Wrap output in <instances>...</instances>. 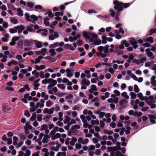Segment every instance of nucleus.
Listing matches in <instances>:
<instances>
[{"label":"nucleus","instance_id":"f257e3e1","mask_svg":"<svg viewBox=\"0 0 156 156\" xmlns=\"http://www.w3.org/2000/svg\"><path fill=\"white\" fill-rule=\"evenodd\" d=\"M113 4L115 5L114 8L115 11L118 12H121L123 10V3L119 2L117 0H115L113 2Z\"/></svg>","mask_w":156,"mask_h":156},{"label":"nucleus","instance_id":"f03ea898","mask_svg":"<svg viewBox=\"0 0 156 156\" xmlns=\"http://www.w3.org/2000/svg\"><path fill=\"white\" fill-rule=\"evenodd\" d=\"M148 118L151 122L153 124L156 123L154 120L156 119V114L149 115H148Z\"/></svg>","mask_w":156,"mask_h":156},{"label":"nucleus","instance_id":"7ed1b4c3","mask_svg":"<svg viewBox=\"0 0 156 156\" xmlns=\"http://www.w3.org/2000/svg\"><path fill=\"white\" fill-rule=\"evenodd\" d=\"M82 34L83 37L87 39L88 40L90 39L89 36L91 35L92 33L90 32H87L86 31H84L83 32Z\"/></svg>","mask_w":156,"mask_h":156},{"label":"nucleus","instance_id":"20e7f679","mask_svg":"<svg viewBox=\"0 0 156 156\" xmlns=\"http://www.w3.org/2000/svg\"><path fill=\"white\" fill-rule=\"evenodd\" d=\"M145 51L147 52V54L149 57H150L151 59H153L154 58V56L153 55L152 52L150 51V48L146 49Z\"/></svg>","mask_w":156,"mask_h":156},{"label":"nucleus","instance_id":"39448f33","mask_svg":"<svg viewBox=\"0 0 156 156\" xmlns=\"http://www.w3.org/2000/svg\"><path fill=\"white\" fill-rule=\"evenodd\" d=\"M16 27H18L17 28V31H18V33L19 34L21 33L25 29L24 26L23 25H20Z\"/></svg>","mask_w":156,"mask_h":156},{"label":"nucleus","instance_id":"423d86ee","mask_svg":"<svg viewBox=\"0 0 156 156\" xmlns=\"http://www.w3.org/2000/svg\"><path fill=\"white\" fill-rule=\"evenodd\" d=\"M90 83V82L88 80L87 81L85 78L83 79L81 81V85H86V86H89Z\"/></svg>","mask_w":156,"mask_h":156},{"label":"nucleus","instance_id":"0eeeda50","mask_svg":"<svg viewBox=\"0 0 156 156\" xmlns=\"http://www.w3.org/2000/svg\"><path fill=\"white\" fill-rule=\"evenodd\" d=\"M2 111L5 112H8L11 110V108L9 107L7 108L6 106L4 105H3L2 106Z\"/></svg>","mask_w":156,"mask_h":156},{"label":"nucleus","instance_id":"6e6552de","mask_svg":"<svg viewBox=\"0 0 156 156\" xmlns=\"http://www.w3.org/2000/svg\"><path fill=\"white\" fill-rule=\"evenodd\" d=\"M50 138V136L47 134H45L44 136V137L42 140V142L44 144L48 143V139Z\"/></svg>","mask_w":156,"mask_h":156},{"label":"nucleus","instance_id":"1a4fd4ad","mask_svg":"<svg viewBox=\"0 0 156 156\" xmlns=\"http://www.w3.org/2000/svg\"><path fill=\"white\" fill-rule=\"evenodd\" d=\"M33 25L32 24H30V26H28L27 27L26 30L29 32H33L34 31V29L33 28Z\"/></svg>","mask_w":156,"mask_h":156},{"label":"nucleus","instance_id":"9d476101","mask_svg":"<svg viewBox=\"0 0 156 156\" xmlns=\"http://www.w3.org/2000/svg\"><path fill=\"white\" fill-rule=\"evenodd\" d=\"M35 43L36 47L37 48H41L42 46V43L41 42L36 41Z\"/></svg>","mask_w":156,"mask_h":156},{"label":"nucleus","instance_id":"9b49d317","mask_svg":"<svg viewBox=\"0 0 156 156\" xmlns=\"http://www.w3.org/2000/svg\"><path fill=\"white\" fill-rule=\"evenodd\" d=\"M71 70L69 68L67 69L66 70V72L68 74L67 75V76L68 77H70L73 76V73L71 72Z\"/></svg>","mask_w":156,"mask_h":156},{"label":"nucleus","instance_id":"f8f14e48","mask_svg":"<svg viewBox=\"0 0 156 156\" xmlns=\"http://www.w3.org/2000/svg\"><path fill=\"white\" fill-rule=\"evenodd\" d=\"M18 27L16 26L13 28H10L9 29V32L12 34L15 33L17 32V28Z\"/></svg>","mask_w":156,"mask_h":156},{"label":"nucleus","instance_id":"ddd939ff","mask_svg":"<svg viewBox=\"0 0 156 156\" xmlns=\"http://www.w3.org/2000/svg\"><path fill=\"white\" fill-rule=\"evenodd\" d=\"M32 43L31 41L29 40H25L24 41V45L25 46H30Z\"/></svg>","mask_w":156,"mask_h":156},{"label":"nucleus","instance_id":"4468645a","mask_svg":"<svg viewBox=\"0 0 156 156\" xmlns=\"http://www.w3.org/2000/svg\"><path fill=\"white\" fill-rule=\"evenodd\" d=\"M24 128L30 130H31L33 128L32 126L30 125V123L28 122H26Z\"/></svg>","mask_w":156,"mask_h":156},{"label":"nucleus","instance_id":"2eb2a0df","mask_svg":"<svg viewBox=\"0 0 156 156\" xmlns=\"http://www.w3.org/2000/svg\"><path fill=\"white\" fill-rule=\"evenodd\" d=\"M25 16L26 17V20L29 22H33V21L31 20V19H30V16L29 15V14L28 13H25Z\"/></svg>","mask_w":156,"mask_h":156},{"label":"nucleus","instance_id":"dca6fc26","mask_svg":"<svg viewBox=\"0 0 156 156\" xmlns=\"http://www.w3.org/2000/svg\"><path fill=\"white\" fill-rule=\"evenodd\" d=\"M17 11L18 12L17 15L20 16H22L23 15V11L20 8H18L17 9Z\"/></svg>","mask_w":156,"mask_h":156},{"label":"nucleus","instance_id":"f3484780","mask_svg":"<svg viewBox=\"0 0 156 156\" xmlns=\"http://www.w3.org/2000/svg\"><path fill=\"white\" fill-rule=\"evenodd\" d=\"M131 40H129V42L130 43V44L132 45H134L135 44H137V42L136 41V40L133 38H131Z\"/></svg>","mask_w":156,"mask_h":156},{"label":"nucleus","instance_id":"a211bd4d","mask_svg":"<svg viewBox=\"0 0 156 156\" xmlns=\"http://www.w3.org/2000/svg\"><path fill=\"white\" fill-rule=\"evenodd\" d=\"M43 58L41 56H39L37 58H36L35 61V64L39 63L40 62L41 60Z\"/></svg>","mask_w":156,"mask_h":156},{"label":"nucleus","instance_id":"6ab92c4d","mask_svg":"<svg viewBox=\"0 0 156 156\" xmlns=\"http://www.w3.org/2000/svg\"><path fill=\"white\" fill-rule=\"evenodd\" d=\"M94 44L96 45H100L101 44V41L100 39H95L94 40Z\"/></svg>","mask_w":156,"mask_h":156},{"label":"nucleus","instance_id":"aec40b11","mask_svg":"<svg viewBox=\"0 0 156 156\" xmlns=\"http://www.w3.org/2000/svg\"><path fill=\"white\" fill-rule=\"evenodd\" d=\"M49 20V18L48 17L44 18V23L46 26H48L49 24V22L48 20Z\"/></svg>","mask_w":156,"mask_h":156},{"label":"nucleus","instance_id":"412c9836","mask_svg":"<svg viewBox=\"0 0 156 156\" xmlns=\"http://www.w3.org/2000/svg\"><path fill=\"white\" fill-rule=\"evenodd\" d=\"M121 44H124L126 47H128L129 46V43L126 42V40L122 41L121 42Z\"/></svg>","mask_w":156,"mask_h":156},{"label":"nucleus","instance_id":"4be33fe9","mask_svg":"<svg viewBox=\"0 0 156 156\" xmlns=\"http://www.w3.org/2000/svg\"><path fill=\"white\" fill-rule=\"evenodd\" d=\"M49 52L50 53V55L51 56H53L55 55L56 53L54 49H50L49 50Z\"/></svg>","mask_w":156,"mask_h":156},{"label":"nucleus","instance_id":"5701e85b","mask_svg":"<svg viewBox=\"0 0 156 156\" xmlns=\"http://www.w3.org/2000/svg\"><path fill=\"white\" fill-rule=\"evenodd\" d=\"M47 14H48V16L49 17H53L54 16V15L52 14L51 10H49L46 13H44L45 15H46Z\"/></svg>","mask_w":156,"mask_h":156},{"label":"nucleus","instance_id":"b1692460","mask_svg":"<svg viewBox=\"0 0 156 156\" xmlns=\"http://www.w3.org/2000/svg\"><path fill=\"white\" fill-rule=\"evenodd\" d=\"M109 47V45H106L104 47L103 49L104 52L105 53L107 54L108 53V48Z\"/></svg>","mask_w":156,"mask_h":156},{"label":"nucleus","instance_id":"393cba45","mask_svg":"<svg viewBox=\"0 0 156 156\" xmlns=\"http://www.w3.org/2000/svg\"><path fill=\"white\" fill-rule=\"evenodd\" d=\"M30 18H31V20L32 19L33 20H32L33 21H36L37 20H38V17L37 16L35 15H31L30 16Z\"/></svg>","mask_w":156,"mask_h":156},{"label":"nucleus","instance_id":"a878e982","mask_svg":"<svg viewBox=\"0 0 156 156\" xmlns=\"http://www.w3.org/2000/svg\"><path fill=\"white\" fill-rule=\"evenodd\" d=\"M103 133L105 134L110 135L112 134L113 132L112 131L108 130L107 129H105L103 131Z\"/></svg>","mask_w":156,"mask_h":156},{"label":"nucleus","instance_id":"bb28decb","mask_svg":"<svg viewBox=\"0 0 156 156\" xmlns=\"http://www.w3.org/2000/svg\"><path fill=\"white\" fill-rule=\"evenodd\" d=\"M134 90L136 93L139 92L140 91V89L136 84H135L134 86Z\"/></svg>","mask_w":156,"mask_h":156},{"label":"nucleus","instance_id":"cd10ccee","mask_svg":"<svg viewBox=\"0 0 156 156\" xmlns=\"http://www.w3.org/2000/svg\"><path fill=\"white\" fill-rule=\"evenodd\" d=\"M149 36H151L153 34L156 33V28L154 29H151L149 31Z\"/></svg>","mask_w":156,"mask_h":156},{"label":"nucleus","instance_id":"c85d7f7f","mask_svg":"<svg viewBox=\"0 0 156 156\" xmlns=\"http://www.w3.org/2000/svg\"><path fill=\"white\" fill-rule=\"evenodd\" d=\"M137 96L141 100L143 101L144 100V97L143 96V94L141 93L140 92L138 93L137 94Z\"/></svg>","mask_w":156,"mask_h":156},{"label":"nucleus","instance_id":"c756f323","mask_svg":"<svg viewBox=\"0 0 156 156\" xmlns=\"http://www.w3.org/2000/svg\"><path fill=\"white\" fill-rule=\"evenodd\" d=\"M80 128V126L77 124L72 126L71 127V129L72 130H73L75 129H79Z\"/></svg>","mask_w":156,"mask_h":156},{"label":"nucleus","instance_id":"7c9ffc66","mask_svg":"<svg viewBox=\"0 0 156 156\" xmlns=\"http://www.w3.org/2000/svg\"><path fill=\"white\" fill-rule=\"evenodd\" d=\"M146 41L147 42H149L150 43L152 44L154 42V40L152 37H147L146 39Z\"/></svg>","mask_w":156,"mask_h":156},{"label":"nucleus","instance_id":"2f4dec72","mask_svg":"<svg viewBox=\"0 0 156 156\" xmlns=\"http://www.w3.org/2000/svg\"><path fill=\"white\" fill-rule=\"evenodd\" d=\"M130 95L131 96L130 98L131 99H135L136 98V94L134 93L133 92H131L130 93Z\"/></svg>","mask_w":156,"mask_h":156},{"label":"nucleus","instance_id":"473e14b6","mask_svg":"<svg viewBox=\"0 0 156 156\" xmlns=\"http://www.w3.org/2000/svg\"><path fill=\"white\" fill-rule=\"evenodd\" d=\"M121 95L123 97H124L126 99H128L129 98V96L127 95V93L126 92H124L121 94Z\"/></svg>","mask_w":156,"mask_h":156},{"label":"nucleus","instance_id":"72a5a7b5","mask_svg":"<svg viewBox=\"0 0 156 156\" xmlns=\"http://www.w3.org/2000/svg\"><path fill=\"white\" fill-rule=\"evenodd\" d=\"M10 21L12 23H13L15 24H17L18 23V21L14 17H13L10 19Z\"/></svg>","mask_w":156,"mask_h":156},{"label":"nucleus","instance_id":"f704fd0d","mask_svg":"<svg viewBox=\"0 0 156 156\" xmlns=\"http://www.w3.org/2000/svg\"><path fill=\"white\" fill-rule=\"evenodd\" d=\"M127 102V101L124 99L121 100L119 101V103L120 106L123 105L124 104Z\"/></svg>","mask_w":156,"mask_h":156},{"label":"nucleus","instance_id":"c9c22d12","mask_svg":"<svg viewBox=\"0 0 156 156\" xmlns=\"http://www.w3.org/2000/svg\"><path fill=\"white\" fill-rule=\"evenodd\" d=\"M36 118V114L35 112H34L32 115L31 117L30 118V120L32 121H34Z\"/></svg>","mask_w":156,"mask_h":156},{"label":"nucleus","instance_id":"e433bc0d","mask_svg":"<svg viewBox=\"0 0 156 156\" xmlns=\"http://www.w3.org/2000/svg\"><path fill=\"white\" fill-rule=\"evenodd\" d=\"M47 49L46 48H42L41 49V55H44L45 54V52H46Z\"/></svg>","mask_w":156,"mask_h":156},{"label":"nucleus","instance_id":"4c0bfd02","mask_svg":"<svg viewBox=\"0 0 156 156\" xmlns=\"http://www.w3.org/2000/svg\"><path fill=\"white\" fill-rule=\"evenodd\" d=\"M48 128V126L45 124H44L41 126V128L40 129V130H44Z\"/></svg>","mask_w":156,"mask_h":156},{"label":"nucleus","instance_id":"58836bf2","mask_svg":"<svg viewBox=\"0 0 156 156\" xmlns=\"http://www.w3.org/2000/svg\"><path fill=\"white\" fill-rule=\"evenodd\" d=\"M42 116L43 115L42 114H39L37 115V120L38 121L40 122L42 121Z\"/></svg>","mask_w":156,"mask_h":156},{"label":"nucleus","instance_id":"ea45409f","mask_svg":"<svg viewBox=\"0 0 156 156\" xmlns=\"http://www.w3.org/2000/svg\"><path fill=\"white\" fill-rule=\"evenodd\" d=\"M57 87L62 89H64L65 88V87L63 84H57Z\"/></svg>","mask_w":156,"mask_h":156},{"label":"nucleus","instance_id":"a19ab883","mask_svg":"<svg viewBox=\"0 0 156 156\" xmlns=\"http://www.w3.org/2000/svg\"><path fill=\"white\" fill-rule=\"evenodd\" d=\"M106 36H102L101 37L102 39V42L103 44H105L107 43V39H106Z\"/></svg>","mask_w":156,"mask_h":156},{"label":"nucleus","instance_id":"79ce46f5","mask_svg":"<svg viewBox=\"0 0 156 156\" xmlns=\"http://www.w3.org/2000/svg\"><path fill=\"white\" fill-rule=\"evenodd\" d=\"M51 117V116L50 115H47L44 117L43 118V119L45 121L47 122L48 121V120L50 119V118Z\"/></svg>","mask_w":156,"mask_h":156},{"label":"nucleus","instance_id":"37998d69","mask_svg":"<svg viewBox=\"0 0 156 156\" xmlns=\"http://www.w3.org/2000/svg\"><path fill=\"white\" fill-rule=\"evenodd\" d=\"M132 62L133 63H136L137 65H139L141 63L140 61L139 60L136 59H134L132 61Z\"/></svg>","mask_w":156,"mask_h":156},{"label":"nucleus","instance_id":"c03bdc74","mask_svg":"<svg viewBox=\"0 0 156 156\" xmlns=\"http://www.w3.org/2000/svg\"><path fill=\"white\" fill-rule=\"evenodd\" d=\"M52 102L50 100L46 101V106L48 107H50L52 104Z\"/></svg>","mask_w":156,"mask_h":156},{"label":"nucleus","instance_id":"a18cd8bd","mask_svg":"<svg viewBox=\"0 0 156 156\" xmlns=\"http://www.w3.org/2000/svg\"><path fill=\"white\" fill-rule=\"evenodd\" d=\"M121 131L119 132V134L120 135H122L123 134L124 132L125 131V128L124 127H122L120 129Z\"/></svg>","mask_w":156,"mask_h":156},{"label":"nucleus","instance_id":"49530a36","mask_svg":"<svg viewBox=\"0 0 156 156\" xmlns=\"http://www.w3.org/2000/svg\"><path fill=\"white\" fill-rule=\"evenodd\" d=\"M34 6V3L31 2H28L27 3V6L30 8H33Z\"/></svg>","mask_w":156,"mask_h":156},{"label":"nucleus","instance_id":"de8ad7c7","mask_svg":"<svg viewBox=\"0 0 156 156\" xmlns=\"http://www.w3.org/2000/svg\"><path fill=\"white\" fill-rule=\"evenodd\" d=\"M109 11L111 12V15L112 17H114L115 14V12L113 9H110Z\"/></svg>","mask_w":156,"mask_h":156},{"label":"nucleus","instance_id":"09e8293b","mask_svg":"<svg viewBox=\"0 0 156 156\" xmlns=\"http://www.w3.org/2000/svg\"><path fill=\"white\" fill-rule=\"evenodd\" d=\"M24 115L28 117H30V113H29V111L27 110H25Z\"/></svg>","mask_w":156,"mask_h":156},{"label":"nucleus","instance_id":"8fccbe9b","mask_svg":"<svg viewBox=\"0 0 156 156\" xmlns=\"http://www.w3.org/2000/svg\"><path fill=\"white\" fill-rule=\"evenodd\" d=\"M3 27L5 28H7L9 26L8 23L7 22L4 21L3 23Z\"/></svg>","mask_w":156,"mask_h":156},{"label":"nucleus","instance_id":"3c124183","mask_svg":"<svg viewBox=\"0 0 156 156\" xmlns=\"http://www.w3.org/2000/svg\"><path fill=\"white\" fill-rule=\"evenodd\" d=\"M91 88L93 91H96L97 90L96 86L94 84L91 85Z\"/></svg>","mask_w":156,"mask_h":156},{"label":"nucleus","instance_id":"603ef678","mask_svg":"<svg viewBox=\"0 0 156 156\" xmlns=\"http://www.w3.org/2000/svg\"><path fill=\"white\" fill-rule=\"evenodd\" d=\"M34 89L35 90H37L38 89V87L40 86V84L38 83H34Z\"/></svg>","mask_w":156,"mask_h":156},{"label":"nucleus","instance_id":"864d4df0","mask_svg":"<svg viewBox=\"0 0 156 156\" xmlns=\"http://www.w3.org/2000/svg\"><path fill=\"white\" fill-rule=\"evenodd\" d=\"M16 43L15 40L12 38V41L9 43V44L10 46H14L16 44Z\"/></svg>","mask_w":156,"mask_h":156},{"label":"nucleus","instance_id":"5fc2aeb1","mask_svg":"<svg viewBox=\"0 0 156 156\" xmlns=\"http://www.w3.org/2000/svg\"><path fill=\"white\" fill-rule=\"evenodd\" d=\"M73 98V95L71 94H68L66 97L65 98L66 99H69L72 98Z\"/></svg>","mask_w":156,"mask_h":156},{"label":"nucleus","instance_id":"6e6d98bb","mask_svg":"<svg viewBox=\"0 0 156 156\" xmlns=\"http://www.w3.org/2000/svg\"><path fill=\"white\" fill-rule=\"evenodd\" d=\"M101 151L100 149H98L96 150L95 154L97 155H99L101 153Z\"/></svg>","mask_w":156,"mask_h":156},{"label":"nucleus","instance_id":"4d7b16f0","mask_svg":"<svg viewBox=\"0 0 156 156\" xmlns=\"http://www.w3.org/2000/svg\"><path fill=\"white\" fill-rule=\"evenodd\" d=\"M55 108L54 107L51 108L48 111V114H52L54 111Z\"/></svg>","mask_w":156,"mask_h":156},{"label":"nucleus","instance_id":"13d9d810","mask_svg":"<svg viewBox=\"0 0 156 156\" xmlns=\"http://www.w3.org/2000/svg\"><path fill=\"white\" fill-rule=\"evenodd\" d=\"M130 76L132 78L135 80H137V77L136 76V75L133 74H131Z\"/></svg>","mask_w":156,"mask_h":156},{"label":"nucleus","instance_id":"bf43d9fd","mask_svg":"<svg viewBox=\"0 0 156 156\" xmlns=\"http://www.w3.org/2000/svg\"><path fill=\"white\" fill-rule=\"evenodd\" d=\"M5 89L9 90L11 91H14V88L12 87H5Z\"/></svg>","mask_w":156,"mask_h":156},{"label":"nucleus","instance_id":"052dcab7","mask_svg":"<svg viewBox=\"0 0 156 156\" xmlns=\"http://www.w3.org/2000/svg\"><path fill=\"white\" fill-rule=\"evenodd\" d=\"M31 152L30 150H27L26 151V153L24 154V156H29L30 155Z\"/></svg>","mask_w":156,"mask_h":156},{"label":"nucleus","instance_id":"680f3d73","mask_svg":"<svg viewBox=\"0 0 156 156\" xmlns=\"http://www.w3.org/2000/svg\"><path fill=\"white\" fill-rule=\"evenodd\" d=\"M7 144L9 145L11 144L12 143V140L11 138H8L7 139Z\"/></svg>","mask_w":156,"mask_h":156},{"label":"nucleus","instance_id":"e2e57ef3","mask_svg":"<svg viewBox=\"0 0 156 156\" xmlns=\"http://www.w3.org/2000/svg\"><path fill=\"white\" fill-rule=\"evenodd\" d=\"M149 108V107L148 106H146L145 107H143L141 109V111L142 112H145L147 111Z\"/></svg>","mask_w":156,"mask_h":156},{"label":"nucleus","instance_id":"0e129e2a","mask_svg":"<svg viewBox=\"0 0 156 156\" xmlns=\"http://www.w3.org/2000/svg\"><path fill=\"white\" fill-rule=\"evenodd\" d=\"M89 142V140L88 139H86L85 140H83L82 142V144H86Z\"/></svg>","mask_w":156,"mask_h":156},{"label":"nucleus","instance_id":"69168bd1","mask_svg":"<svg viewBox=\"0 0 156 156\" xmlns=\"http://www.w3.org/2000/svg\"><path fill=\"white\" fill-rule=\"evenodd\" d=\"M113 92L118 96H119L120 94V92L117 90H115L113 91Z\"/></svg>","mask_w":156,"mask_h":156},{"label":"nucleus","instance_id":"338daca9","mask_svg":"<svg viewBox=\"0 0 156 156\" xmlns=\"http://www.w3.org/2000/svg\"><path fill=\"white\" fill-rule=\"evenodd\" d=\"M108 71L109 72L111 73L112 75H113L114 73V70L112 68H108Z\"/></svg>","mask_w":156,"mask_h":156},{"label":"nucleus","instance_id":"774afa93","mask_svg":"<svg viewBox=\"0 0 156 156\" xmlns=\"http://www.w3.org/2000/svg\"><path fill=\"white\" fill-rule=\"evenodd\" d=\"M75 147L76 149H80L82 147V145L79 144H76L75 145Z\"/></svg>","mask_w":156,"mask_h":156}]
</instances>
